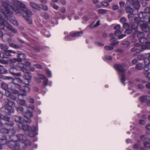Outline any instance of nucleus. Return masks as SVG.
<instances>
[{"label":"nucleus","mask_w":150,"mask_h":150,"mask_svg":"<svg viewBox=\"0 0 150 150\" xmlns=\"http://www.w3.org/2000/svg\"><path fill=\"white\" fill-rule=\"evenodd\" d=\"M137 37L138 38L139 42H141L142 39L144 37V34L143 32H139L137 34Z\"/></svg>","instance_id":"obj_32"},{"label":"nucleus","mask_w":150,"mask_h":150,"mask_svg":"<svg viewBox=\"0 0 150 150\" xmlns=\"http://www.w3.org/2000/svg\"><path fill=\"white\" fill-rule=\"evenodd\" d=\"M17 102L18 105L25 106L26 105L25 101L23 99H20L19 98L17 100Z\"/></svg>","instance_id":"obj_33"},{"label":"nucleus","mask_w":150,"mask_h":150,"mask_svg":"<svg viewBox=\"0 0 150 150\" xmlns=\"http://www.w3.org/2000/svg\"><path fill=\"white\" fill-rule=\"evenodd\" d=\"M33 14L31 11L30 10L28 11H26L23 15V16L27 21L29 24H31L33 23L32 18L31 16Z\"/></svg>","instance_id":"obj_20"},{"label":"nucleus","mask_w":150,"mask_h":150,"mask_svg":"<svg viewBox=\"0 0 150 150\" xmlns=\"http://www.w3.org/2000/svg\"><path fill=\"white\" fill-rule=\"evenodd\" d=\"M83 33V32L82 30L78 32L71 31L70 32L69 35L66 36L64 38V39L65 40L67 41H70L73 40L71 37H75L81 36Z\"/></svg>","instance_id":"obj_15"},{"label":"nucleus","mask_w":150,"mask_h":150,"mask_svg":"<svg viewBox=\"0 0 150 150\" xmlns=\"http://www.w3.org/2000/svg\"><path fill=\"white\" fill-rule=\"evenodd\" d=\"M119 8V7L118 5H114L112 7V8L114 10H117Z\"/></svg>","instance_id":"obj_64"},{"label":"nucleus","mask_w":150,"mask_h":150,"mask_svg":"<svg viewBox=\"0 0 150 150\" xmlns=\"http://www.w3.org/2000/svg\"><path fill=\"white\" fill-rule=\"evenodd\" d=\"M11 82L13 83V84H14V87H13V88L16 89V90L19 91L23 90L24 87H29V86L26 85H23L24 84V80H22L19 77H15V78H13L12 81Z\"/></svg>","instance_id":"obj_9"},{"label":"nucleus","mask_w":150,"mask_h":150,"mask_svg":"<svg viewBox=\"0 0 150 150\" xmlns=\"http://www.w3.org/2000/svg\"><path fill=\"white\" fill-rule=\"evenodd\" d=\"M22 115L24 117L17 115H14L12 117V120L15 122L17 125L30 123L32 122L30 117H33V116L32 111L28 109L27 112H24Z\"/></svg>","instance_id":"obj_2"},{"label":"nucleus","mask_w":150,"mask_h":150,"mask_svg":"<svg viewBox=\"0 0 150 150\" xmlns=\"http://www.w3.org/2000/svg\"><path fill=\"white\" fill-rule=\"evenodd\" d=\"M16 62H19L17 58H13V59L10 58L8 62V66Z\"/></svg>","instance_id":"obj_35"},{"label":"nucleus","mask_w":150,"mask_h":150,"mask_svg":"<svg viewBox=\"0 0 150 150\" xmlns=\"http://www.w3.org/2000/svg\"><path fill=\"white\" fill-rule=\"evenodd\" d=\"M147 96L145 95L139 97V98L140 101L142 103H145L147 100Z\"/></svg>","instance_id":"obj_38"},{"label":"nucleus","mask_w":150,"mask_h":150,"mask_svg":"<svg viewBox=\"0 0 150 150\" xmlns=\"http://www.w3.org/2000/svg\"><path fill=\"white\" fill-rule=\"evenodd\" d=\"M30 6L33 9L39 11H40V4H38L33 1H31L30 2Z\"/></svg>","instance_id":"obj_23"},{"label":"nucleus","mask_w":150,"mask_h":150,"mask_svg":"<svg viewBox=\"0 0 150 150\" xmlns=\"http://www.w3.org/2000/svg\"><path fill=\"white\" fill-rule=\"evenodd\" d=\"M117 39L115 38H111L110 39V41L111 43L110 45L113 46L117 45L119 43V42L117 41Z\"/></svg>","instance_id":"obj_28"},{"label":"nucleus","mask_w":150,"mask_h":150,"mask_svg":"<svg viewBox=\"0 0 150 150\" xmlns=\"http://www.w3.org/2000/svg\"><path fill=\"white\" fill-rule=\"evenodd\" d=\"M104 49L106 50H113L114 47L112 46L106 45L104 47Z\"/></svg>","instance_id":"obj_51"},{"label":"nucleus","mask_w":150,"mask_h":150,"mask_svg":"<svg viewBox=\"0 0 150 150\" xmlns=\"http://www.w3.org/2000/svg\"><path fill=\"white\" fill-rule=\"evenodd\" d=\"M25 141H24L22 143H23L26 146H30L32 144V143L29 140H28L26 139H25Z\"/></svg>","instance_id":"obj_41"},{"label":"nucleus","mask_w":150,"mask_h":150,"mask_svg":"<svg viewBox=\"0 0 150 150\" xmlns=\"http://www.w3.org/2000/svg\"><path fill=\"white\" fill-rule=\"evenodd\" d=\"M135 14L133 13H131L128 14V17L130 22L133 21V20H134L135 24H137V23L135 21V19L136 18H138V17H135Z\"/></svg>","instance_id":"obj_30"},{"label":"nucleus","mask_w":150,"mask_h":150,"mask_svg":"<svg viewBox=\"0 0 150 150\" xmlns=\"http://www.w3.org/2000/svg\"><path fill=\"white\" fill-rule=\"evenodd\" d=\"M13 2H9L8 0H2V4L4 9L1 8V11L2 13L8 19H11V16L13 14V11L11 10L10 7L14 11L17 13H21L23 15L26 11L30 10L26 7L25 4L17 0H13Z\"/></svg>","instance_id":"obj_1"},{"label":"nucleus","mask_w":150,"mask_h":150,"mask_svg":"<svg viewBox=\"0 0 150 150\" xmlns=\"http://www.w3.org/2000/svg\"><path fill=\"white\" fill-rule=\"evenodd\" d=\"M138 18H136L135 21L137 23V25L140 26L143 32L148 33L150 31V27L147 23H144L142 21L137 20Z\"/></svg>","instance_id":"obj_14"},{"label":"nucleus","mask_w":150,"mask_h":150,"mask_svg":"<svg viewBox=\"0 0 150 150\" xmlns=\"http://www.w3.org/2000/svg\"><path fill=\"white\" fill-rule=\"evenodd\" d=\"M31 64L30 62H26L24 63L21 62H18L16 65H15L16 66V68L17 67L21 68L23 71H25V69H28L30 67Z\"/></svg>","instance_id":"obj_19"},{"label":"nucleus","mask_w":150,"mask_h":150,"mask_svg":"<svg viewBox=\"0 0 150 150\" xmlns=\"http://www.w3.org/2000/svg\"><path fill=\"white\" fill-rule=\"evenodd\" d=\"M6 99L4 103V106L0 109L1 111H3L4 113L7 114L8 115H11L12 113L14 112L15 109L14 107H15V103L8 98Z\"/></svg>","instance_id":"obj_4"},{"label":"nucleus","mask_w":150,"mask_h":150,"mask_svg":"<svg viewBox=\"0 0 150 150\" xmlns=\"http://www.w3.org/2000/svg\"><path fill=\"white\" fill-rule=\"evenodd\" d=\"M148 42L149 41L147 38L144 36L142 39L141 42H140L142 43L143 44H145V45H147Z\"/></svg>","instance_id":"obj_43"},{"label":"nucleus","mask_w":150,"mask_h":150,"mask_svg":"<svg viewBox=\"0 0 150 150\" xmlns=\"http://www.w3.org/2000/svg\"><path fill=\"white\" fill-rule=\"evenodd\" d=\"M0 72L2 76L4 74H7L8 73L7 70L4 67L1 65L0 67Z\"/></svg>","instance_id":"obj_29"},{"label":"nucleus","mask_w":150,"mask_h":150,"mask_svg":"<svg viewBox=\"0 0 150 150\" xmlns=\"http://www.w3.org/2000/svg\"><path fill=\"white\" fill-rule=\"evenodd\" d=\"M16 57L19 62H22L23 60L26 59V55L23 52L17 51Z\"/></svg>","instance_id":"obj_22"},{"label":"nucleus","mask_w":150,"mask_h":150,"mask_svg":"<svg viewBox=\"0 0 150 150\" xmlns=\"http://www.w3.org/2000/svg\"><path fill=\"white\" fill-rule=\"evenodd\" d=\"M4 35H5V37L7 36L13 37L14 35L12 34L11 32H8L6 34H4Z\"/></svg>","instance_id":"obj_61"},{"label":"nucleus","mask_w":150,"mask_h":150,"mask_svg":"<svg viewBox=\"0 0 150 150\" xmlns=\"http://www.w3.org/2000/svg\"><path fill=\"white\" fill-rule=\"evenodd\" d=\"M0 28H3L2 27H0ZM0 29H1L0 28ZM5 35H4V34H3V32L0 29V39L1 38L3 40L7 41L8 42L10 41V40H9V38H6V39H5Z\"/></svg>","instance_id":"obj_34"},{"label":"nucleus","mask_w":150,"mask_h":150,"mask_svg":"<svg viewBox=\"0 0 150 150\" xmlns=\"http://www.w3.org/2000/svg\"><path fill=\"white\" fill-rule=\"evenodd\" d=\"M150 62L147 61L146 62V60H144V64L145 66H143L144 69L146 71H148L150 69Z\"/></svg>","instance_id":"obj_27"},{"label":"nucleus","mask_w":150,"mask_h":150,"mask_svg":"<svg viewBox=\"0 0 150 150\" xmlns=\"http://www.w3.org/2000/svg\"><path fill=\"white\" fill-rule=\"evenodd\" d=\"M144 65L143 64L139 63L136 64L135 67V69L137 70H141L143 68Z\"/></svg>","instance_id":"obj_37"},{"label":"nucleus","mask_w":150,"mask_h":150,"mask_svg":"<svg viewBox=\"0 0 150 150\" xmlns=\"http://www.w3.org/2000/svg\"><path fill=\"white\" fill-rule=\"evenodd\" d=\"M126 4L127 5V6L125 7V8L126 12L128 13H133L134 10L132 7H130V6H132L131 4L129 2L127 4V2H126Z\"/></svg>","instance_id":"obj_24"},{"label":"nucleus","mask_w":150,"mask_h":150,"mask_svg":"<svg viewBox=\"0 0 150 150\" xmlns=\"http://www.w3.org/2000/svg\"><path fill=\"white\" fill-rule=\"evenodd\" d=\"M1 20L0 21V27L3 28H0L1 29H3L5 27H6L8 29L10 30L13 28L12 25L9 23L3 17H1Z\"/></svg>","instance_id":"obj_18"},{"label":"nucleus","mask_w":150,"mask_h":150,"mask_svg":"<svg viewBox=\"0 0 150 150\" xmlns=\"http://www.w3.org/2000/svg\"><path fill=\"white\" fill-rule=\"evenodd\" d=\"M46 74L48 77L50 78L52 76V74L51 71L48 69L47 70Z\"/></svg>","instance_id":"obj_54"},{"label":"nucleus","mask_w":150,"mask_h":150,"mask_svg":"<svg viewBox=\"0 0 150 150\" xmlns=\"http://www.w3.org/2000/svg\"><path fill=\"white\" fill-rule=\"evenodd\" d=\"M105 58L107 60H109L110 61L112 60V56L110 55H105Z\"/></svg>","instance_id":"obj_58"},{"label":"nucleus","mask_w":150,"mask_h":150,"mask_svg":"<svg viewBox=\"0 0 150 150\" xmlns=\"http://www.w3.org/2000/svg\"><path fill=\"white\" fill-rule=\"evenodd\" d=\"M9 45L10 47H12L16 49L20 48V46L17 45L12 43H9Z\"/></svg>","instance_id":"obj_48"},{"label":"nucleus","mask_w":150,"mask_h":150,"mask_svg":"<svg viewBox=\"0 0 150 150\" xmlns=\"http://www.w3.org/2000/svg\"><path fill=\"white\" fill-rule=\"evenodd\" d=\"M119 4L120 7L121 8L124 9L125 8L126 4H125V3L124 2L122 1H120L119 2Z\"/></svg>","instance_id":"obj_45"},{"label":"nucleus","mask_w":150,"mask_h":150,"mask_svg":"<svg viewBox=\"0 0 150 150\" xmlns=\"http://www.w3.org/2000/svg\"><path fill=\"white\" fill-rule=\"evenodd\" d=\"M31 48L33 49L36 52H39L40 51V49L43 50L44 49L43 46L40 47V48L39 47L34 46H32Z\"/></svg>","instance_id":"obj_40"},{"label":"nucleus","mask_w":150,"mask_h":150,"mask_svg":"<svg viewBox=\"0 0 150 150\" xmlns=\"http://www.w3.org/2000/svg\"><path fill=\"white\" fill-rule=\"evenodd\" d=\"M2 55H4L8 57H11V54L9 51V50H5L4 52L3 53Z\"/></svg>","instance_id":"obj_46"},{"label":"nucleus","mask_w":150,"mask_h":150,"mask_svg":"<svg viewBox=\"0 0 150 150\" xmlns=\"http://www.w3.org/2000/svg\"><path fill=\"white\" fill-rule=\"evenodd\" d=\"M25 71H23L24 73L23 77L24 79V83L26 86L29 85V83L30 82V81L32 79V76L30 75V70L28 69H24Z\"/></svg>","instance_id":"obj_16"},{"label":"nucleus","mask_w":150,"mask_h":150,"mask_svg":"<svg viewBox=\"0 0 150 150\" xmlns=\"http://www.w3.org/2000/svg\"><path fill=\"white\" fill-rule=\"evenodd\" d=\"M131 44V42L125 39L121 42V45L124 48H127Z\"/></svg>","instance_id":"obj_26"},{"label":"nucleus","mask_w":150,"mask_h":150,"mask_svg":"<svg viewBox=\"0 0 150 150\" xmlns=\"http://www.w3.org/2000/svg\"><path fill=\"white\" fill-rule=\"evenodd\" d=\"M143 145L145 147L147 148H150V142L148 141H144L143 142Z\"/></svg>","instance_id":"obj_47"},{"label":"nucleus","mask_w":150,"mask_h":150,"mask_svg":"<svg viewBox=\"0 0 150 150\" xmlns=\"http://www.w3.org/2000/svg\"><path fill=\"white\" fill-rule=\"evenodd\" d=\"M23 88V90H21L19 91L16 89L15 88H13L12 89L13 91L16 90V91L13 92L10 91L11 94L9 96H8L7 95L5 94V95L8 97H9L10 98L12 99L13 100H15L16 99V97L14 96L13 94H17L18 95V98H19V96H26L27 95V92L29 93L30 91V87H24Z\"/></svg>","instance_id":"obj_5"},{"label":"nucleus","mask_w":150,"mask_h":150,"mask_svg":"<svg viewBox=\"0 0 150 150\" xmlns=\"http://www.w3.org/2000/svg\"><path fill=\"white\" fill-rule=\"evenodd\" d=\"M15 107L16 110L18 113H20L22 114V113H23V112H24L23 111L24 108L22 106L18 105V107L15 106Z\"/></svg>","instance_id":"obj_36"},{"label":"nucleus","mask_w":150,"mask_h":150,"mask_svg":"<svg viewBox=\"0 0 150 150\" xmlns=\"http://www.w3.org/2000/svg\"><path fill=\"white\" fill-rule=\"evenodd\" d=\"M100 20H98L96 23L94 25L93 27H92L91 28H93L98 27L100 25Z\"/></svg>","instance_id":"obj_56"},{"label":"nucleus","mask_w":150,"mask_h":150,"mask_svg":"<svg viewBox=\"0 0 150 150\" xmlns=\"http://www.w3.org/2000/svg\"><path fill=\"white\" fill-rule=\"evenodd\" d=\"M140 139L143 141H145L146 139V136L145 135H142L140 137Z\"/></svg>","instance_id":"obj_55"},{"label":"nucleus","mask_w":150,"mask_h":150,"mask_svg":"<svg viewBox=\"0 0 150 150\" xmlns=\"http://www.w3.org/2000/svg\"><path fill=\"white\" fill-rule=\"evenodd\" d=\"M11 115H8V114H4L0 118V120L1 121H6V122L4 123H2L3 125L0 126V127H2L3 126H4L5 127H6V128H9L11 129V127H13V128L14 127V128H16V127H14L13 126L14 125V122L13 121L10 120V118L9 117ZM17 127L16 128H17Z\"/></svg>","instance_id":"obj_8"},{"label":"nucleus","mask_w":150,"mask_h":150,"mask_svg":"<svg viewBox=\"0 0 150 150\" xmlns=\"http://www.w3.org/2000/svg\"><path fill=\"white\" fill-rule=\"evenodd\" d=\"M101 5L105 7L107 6H109L110 4L107 1H103L101 2Z\"/></svg>","instance_id":"obj_53"},{"label":"nucleus","mask_w":150,"mask_h":150,"mask_svg":"<svg viewBox=\"0 0 150 150\" xmlns=\"http://www.w3.org/2000/svg\"><path fill=\"white\" fill-rule=\"evenodd\" d=\"M122 33L121 31L119 30H117L115 31V35L117 36H118L120 35Z\"/></svg>","instance_id":"obj_52"},{"label":"nucleus","mask_w":150,"mask_h":150,"mask_svg":"<svg viewBox=\"0 0 150 150\" xmlns=\"http://www.w3.org/2000/svg\"><path fill=\"white\" fill-rule=\"evenodd\" d=\"M48 80L47 78L44 79L43 81V84L45 86H47L48 85Z\"/></svg>","instance_id":"obj_59"},{"label":"nucleus","mask_w":150,"mask_h":150,"mask_svg":"<svg viewBox=\"0 0 150 150\" xmlns=\"http://www.w3.org/2000/svg\"><path fill=\"white\" fill-rule=\"evenodd\" d=\"M21 130L25 132H27V135L31 137H35L38 134V128L35 126H31L29 125L24 124L17 125Z\"/></svg>","instance_id":"obj_3"},{"label":"nucleus","mask_w":150,"mask_h":150,"mask_svg":"<svg viewBox=\"0 0 150 150\" xmlns=\"http://www.w3.org/2000/svg\"><path fill=\"white\" fill-rule=\"evenodd\" d=\"M21 130V128H19V127L17 126V128H13V129L12 131H13V133L11 134L14 138L15 140L17 141H18V143L19 144H22L23 142L21 141H25V139L26 138L23 134H16V131H20Z\"/></svg>","instance_id":"obj_13"},{"label":"nucleus","mask_w":150,"mask_h":150,"mask_svg":"<svg viewBox=\"0 0 150 150\" xmlns=\"http://www.w3.org/2000/svg\"><path fill=\"white\" fill-rule=\"evenodd\" d=\"M14 85L13 83H11V82L7 84L2 81L0 85V87L5 91V94L9 96L11 94L10 91L11 90V91H13L12 89L13 88V87H14ZM13 91L15 92V91H16L15 90Z\"/></svg>","instance_id":"obj_12"},{"label":"nucleus","mask_w":150,"mask_h":150,"mask_svg":"<svg viewBox=\"0 0 150 150\" xmlns=\"http://www.w3.org/2000/svg\"><path fill=\"white\" fill-rule=\"evenodd\" d=\"M34 66L36 68L38 69H42V66L40 64H35Z\"/></svg>","instance_id":"obj_57"},{"label":"nucleus","mask_w":150,"mask_h":150,"mask_svg":"<svg viewBox=\"0 0 150 150\" xmlns=\"http://www.w3.org/2000/svg\"><path fill=\"white\" fill-rule=\"evenodd\" d=\"M123 24V28L126 29L125 32L127 34L132 33L133 30H136L138 28L137 26L133 21L129 22V23L125 22Z\"/></svg>","instance_id":"obj_11"},{"label":"nucleus","mask_w":150,"mask_h":150,"mask_svg":"<svg viewBox=\"0 0 150 150\" xmlns=\"http://www.w3.org/2000/svg\"><path fill=\"white\" fill-rule=\"evenodd\" d=\"M40 6L41 7L40 11L42 10L46 11L48 10V6L44 4H40Z\"/></svg>","instance_id":"obj_42"},{"label":"nucleus","mask_w":150,"mask_h":150,"mask_svg":"<svg viewBox=\"0 0 150 150\" xmlns=\"http://www.w3.org/2000/svg\"><path fill=\"white\" fill-rule=\"evenodd\" d=\"M3 127L0 129V142L2 141L3 142H6V139L7 138V136L4 134H9L11 135L13 133V128L11 129L10 128H8L4 126H3Z\"/></svg>","instance_id":"obj_6"},{"label":"nucleus","mask_w":150,"mask_h":150,"mask_svg":"<svg viewBox=\"0 0 150 150\" xmlns=\"http://www.w3.org/2000/svg\"><path fill=\"white\" fill-rule=\"evenodd\" d=\"M42 17L45 20H47L49 18L48 13L45 12H44L42 14Z\"/></svg>","instance_id":"obj_44"},{"label":"nucleus","mask_w":150,"mask_h":150,"mask_svg":"<svg viewBox=\"0 0 150 150\" xmlns=\"http://www.w3.org/2000/svg\"><path fill=\"white\" fill-rule=\"evenodd\" d=\"M138 17L137 20L142 21L146 23H149V20L150 18V16L149 14H146L143 11H140L138 14Z\"/></svg>","instance_id":"obj_17"},{"label":"nucleus","mask_w":150,"mask_h":150,"mask_svg":"<svg viewBox=\"0 0 150 150\" xmlns=\"http://www.w3.org/2000/svg\"><path fill=\"white\" fill-rule=\"evenodd\" d=\"M113 67L115 70L119 71V74L121 75V81L125 86L126 76L125 74V69L122 65L117 64H115L113 66Z\"/></svg>","instance_id":"obj_10"},{"label":"nucleus","mask_w":150,"mask_h":150,"mask_svg":"<svg viewBox=\"0 0 150 150\" xmlns=\"http://www.w3.org/2000/svg\"><path fill=\"white\" fill-rule=\"evenodd\" d=\"M137 59L139 60H143L144 62V60H146V62L149 61V58H146V57L145 55L141 54L137 56Z\"/></svg>","instance_id":"obj_31"},{"label":"nucleus","mask_w":150,"mask_h":150,"mask_svg":"<svg viewBox=\"0 0 150 150\" xmlns=\"http://www.w3.org/2000/svg\"><path fill=\"white\" fill-rule=\"evenodd\" d=\"M149 0H127V4L128 2L130 3L131 5H133V8L138 11L140 7V3H141L143 7H145L147 5V1Z\"/></svg>","instance_id":"obj_7"},{"label":"nucleus","mask_w":150,"mask_h":150,"mask_svg":"<svg viewBox=\"0 0 150 150\" xmlns=\"http://www.w3.org/2000/svg\"><path fill=\"white\" fill-rule=\"evenodd\" d=\"M10 66V68L8 69L9 73L12 75L15 76H21V73L20 72H14V71H17L18 70L16 67V66L14 64H11Z\"/></svg>","instance_id":"obj_21"},{"label":"nucleus","mask_w":150,"mask_h":150,"mask_svg":"<svg viewBox=\"0 0 150 150\" xmlns=\"http://www.w3.org/2000/svg\"><path fill=\"white\" fill-rule=\"evenodd\" d=\"M120 21L123 24L124 23L126 22L127 19L125 18L122 17L120 19Z\"/></svg>","instance_id":"obj_62"},{"label":"nucleus","mask_w":150,"mask_h":150,"mask_svg":"<svg viewBox=\"0 0 150 150\" xmlns=\"http://www.w3.org/2000/svg\"><path fill=\"white\" fill-rule=\"evenodd\" d=\"M2 64H6V67L8 66V62L10 58L4 56V55H2Z\"/></svg>","instance_id":"obj_25"},{"label":"nucleus","mask_w":150,"mask_h":150,"mask_svg":"<svg viewBox=\"0 0 150 150\" xmlns=\"http://www.w3.org/2000/svg\"><path fill=\"white\" fill-rule=\"evenodd\" d=\"M95 43L96 45L101 47H103L104 46V44L100 42H95Z\"/></svg>","instance_id":"obj_63"},{"label":"nucleus","mask_w":150,"mask_h":150,"mask_svg":"<svg viewBox=\"0 0 150 150\" xmlns=\"http://www.w3.org/2000/svg\"><path fill=\"white\" fill-rule=\"evenodd\" d=\"M98 12L100 14H104L107 12V10L106 9H100L98 10Z\"/></svg>","instance_id":"obj_49"},{"label":"nucleus","mask_w":150,"mask_h":150,"mask_svg":"<svg viewBox=\"0 0 150 150\" xmlns=\"http://www.w3.org/2000/svg\"><path fill=\"white\" fill-rule=\"evenodd\" d=\"M1 79H3L6 80H10L11 81V82H12V80L13 79V78L11 76H5L4 75H3V76H2L1 77Z\"/></svg>","instance_id":"obj_39"},{"label":"nucleus","mask_w":150,"mask_h":150,"mask_svg":"<svg viewBox=\"0 0 150 150\" xmlns=\"http://www.w3.org/2000/svg\"><path fill=\"white\" fill-rule=\"evenodd\" d=\"M10 21L11 23L15 25L18 26L19 24L18 22L16 20L13 19L11 20L10 19Z\"/></svg>","instance_id":"obj_50"},{"label":"nucleus","mask_w":150,"mask_h":150,"mask_svg":"<svg viewBox=\"0 0 150 150\" xmlns=\"http://www.w3.org/2000/svg\"><path fill=\"white\" fill-rule=\"evenodd\" d=\"M124 8H121L119 9L118 10V12L121 15L123 14L124 13L125 11Z\"/></svg>","instance_id":"obj_60"}]
</instances>
